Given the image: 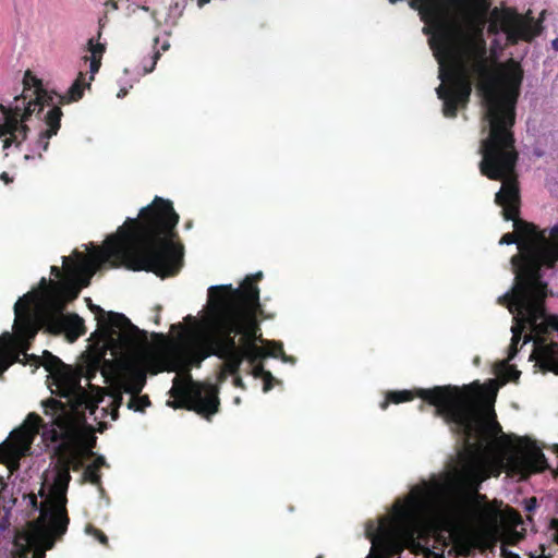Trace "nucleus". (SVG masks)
<instances>
[{
	"label": "nucleus",
	"mask_w": 558,
	"mask_h": 558,
	"mask_svg": "<svg viewBox=\"0 0 558 558\" xmlns=\"http://www.w3.org/2000/svg\"><path fill=\"white\" fill-rule=\"evenodd\" d=\"M441 84L436 88L442 100L446 118H456L459 108L470 101L474 82L485 108L484 121L487 136L481 141L480 172L484 177L500 178L506 171L517 167L519 153L515 149L513 126L515 106L523 81V70L512 62L504 75L502 85L497 84L493 66L487 56L484 40L470 44L463 52L453 53L439 70Z\"/></svg>",
	"instance_id": "f257e3e1"
},
{
	"label": "nucleus",
	"mask_w": 558,
	"mask_h": 558,
	"mask_svg": "<svg viewBox=\"0 0 558 558\" xmlns=\"http://www.w3.org/2000/svg\"><path fill=\"white\" fill-rule=\"evenodd\" d=\"M420 396L435 407L434 415L441 417L450 432L464 442L458 453V465L447 478L451 495L448 525L465 521L496 523L500 519V502L490 501L480 492L482 483L489 477L482 448L502 433L494 409L481 408L469 386H435L432 390H422Z\"/></svg>",
	"instance_id": "f03ea898"
},
{
	"label": "nucleus",
	"mask_w": 558,
	"mask_h": 558,
	"mask_svg": "<svg viewBox=\"0 0 558 558\" xmlns=\"http://www.w3.org/2000/svg\"><path fill=\"white\" fill-rule=\"evenodd\" d=\"M178 222L172 202L156 196L137 218H128L116 234L106 239L99 262L161 278L175 276L183 265V246L177 242Z\"/></svg>",
	"instance_id": "7ed1b4c3"
},
{
	"label": "nucleus",
	"mask_w": 558,
	"mask_h": 558,
	"mask_svg": "<svg viewBox=\"0 0 558 558\" xmlns=\"http://www.w3.org/2000/svg\"><path fill=\"white\" fill-rule=\"evenodd\" d=\"M515 168L497 179L487 177L502 182L495 203L502 208L504 219L513 222L514 231L505 233L499 244H517L518 247V253L510 258L514 282L507 293H517L523 299L531 294L542 296L544 291H550L547 279L558 272V222L541 229L519 217L521 196Z\"/></svg>",
	"instance_id": "20e7f679"
},
{
	"label": "nucleus",
	"mask_w": 558,
	"mask_h": 558,
	"mask_svg": "<svg viewBox=\"0 0 558 558\" xmlns=\"http://www.w3.org/2000/svg\"><path fill=\"white\" fill-rule=\"evenodd\" d=\"M450 493L447 489V481L439 480L423 481L413 486L403 500H398L393 506L392 522L387 523L386 519L380 522L377 532L366 531L372 542V548L367 558H393L400 556L405 548L417 554L422 549L418 542L424 538L425 522L438 506L441 512L438 517L436 527L439 530L435 535V543L444 551L452 541L453 535L465 526H478L490 529L498 524H486L477 521H465L448 525V504Z\"/></svg>",
	"instance_id": "39448f33"
},
{
	"label": "nucleus",
	"mask_w": 558,
	"mask_h": 558,
	"mask_svg": "<svg viewBox=\"0 0 558 558\" xmlns=\"http://www.w3.org/2000/svg\"><path fill=\"white\" fill-rule=\"evenodd\" d=\"M259 271L246 276L239 288L231 284L213 286L209 294L215 299L220 315L216 317L215 325L220 330L239 336L236 350L242 363L247 361L251 366L260 363L266 356L277 357L276 352H266L258 343H265L260 323L264 318V310L259 302V289L257 282L262 279Z\"/></svg>",
	"instance_id": "423d86ee"
},
{
	"label": "nucleus",
	"mask_w": 558,
	"mask_h": 558,
	"mask_svg": "<svg viewBox=\"0 0 558 558\" xmlns=\"http://www.w3.org/2000/svg\"><path fill=\"white\" fill-rule=\"evenodd\" d=\"M551 291H544V295H527L520 298L517 293H505L498 298V304L506 306L513 314L512 338L508 349V359L511 361L519 352V343L525 329L523 344L534 341L537 363L545 372L558 375V316L546 311V299Z\"/></svg>",
	"instance_id": "0eeeda50"
},
{
	"label": "nucleus",
	"mask_w": 558,
	"mask_h": 558,
	"mask_svg": "<svg viewBox=\"0 0 558 558\" xmlns=\"http://www.w3.org/2000/svg\"><path fill=\"white\" fill-rule=\"evenodd\" d=\"M35 83V89L25 87L21 96L14 98V105L5 108L0 105V109L4 116V122L0 125V137L3 140V149L9 148L12 144L20 147L27 138L29 128L24 123L33 114L43 119L47 129L40 131L38 138L33 144L32 153H36L38 158H43V151L49 148V141L57 135L61 128V118L63 112L59 106L53 105V96L41 87V82L36 77H31Z\"/></svg>",
	"instance_id": "6e6552de"
},
{
	"label": "nucleus",
	"mask_w": 558,
	"mask_h": 558,
	"mask_svg": "<svg viewBox=\"0 0 558 558\" xmlns=\"http://www.w3.org/2000/svg\"><path fill=\"white\" fill-rule=\"evenodd\" d=\"M36 296L34 292H27L14 304V333L4 332L0 337V377L14 362L26 364L34 361L36 367L41 364L51 375L65 368L63 362L48 351L44 352L43 363H39L38 356L27 353L40 329L39 316L32 308Z\"/></svg>",
	"instance_id": "1a4fd4ad"
},
{
	"label": "nucleus",
	"mask_w": 558,
	"mask_h": 558,
	"mask_svg": "<svg viewBox=\"0 0 558 558\" xmlns=\"http://www.w3.org/2000/svg\"><path fill=\"white\" fill-rule=\"evenodd\" d=\"M45 415L51 418V426L45 433L48 440L59 442L57 447L58 463L68 471L77 472L84 466L83 447L93 454L90 449L96 444L87 418H72L62 412L61 403L54 398L41 402Z\"/></svg>",
	"instance_id": "9d476101"
},
{
	"label": "nucleus",
	"mask_w": 558,
	"mask_h": 558,
	"mask_svg": "<svg viewBox=\"0 0 558 558\" xmlns=\"http://www.w3.org/2000/svg\"><path fill=\"white\" fill-rule=\"evenodd\" d=\"M173 401L169 405L173 409H185L210 421L219 412V388L211 383L195 381L187 373L184 378L174 377L170 390Z\"/></svg>",
	"instance_id": "9b49d317"
},
{
	"label": "nucleus",
	"mask_w": 558,
	"mask_h": 558,
	"mask_svg": "<svg viewBox=\"0 0 558 558\" xmlns=\"http://www.w3.org/2000/svg\"><path fill=\"white\" fill-rule=\"evenodd\" d=\"M219 315L220 312L215 303V299L208 293V310L204 320L207 329L205 338L206 349L199 354L197 366H199L204 359L215 355L223 360V372L235 376L240 371L242 360L238 353L236 340L233 339V335L216 327L215 319Z\"/></svg>",
	"instance_id": "f8f14e48"
},
{
	"label": "nucleus",
	"mask_w": 558,
	"mask_h": 558,
	"mask_svg": "<svg viewBox=\"0 0 558 558\" xmlns=\"http://www.w3.org/2000/svg\"><path fill=\"white\" fill-rule=\"evenodd\" d=\"M52 379L56 386V390H52V392L68 400L66 402L58 400L61 403L62 412H64L66 416L72 418H86L87 411L90 415L95 414L99 402L102 400L98 392L94 395L87 391L81 386L80 378L64 368L56 372V374L52 375ZM89 388L98 391V388L90 384Z\"/></svg>",
	"instance_id": "ddd939ff"
},
{
	"label": "nucleus",
	"mask_w": 558,
	"mask_h": 558,
	"mask_svg": "<svg viewBox=\"0 0 558 558\" xmlns=\"http://www.w3.org/2000/svg\"><path fill=\"white\" fill-rule=\"evenodd\" d=\"M86 300L99 329L113 351L133 349L138 342L146 339V333L133 325L124 314L106 312L99 305L93 304L89 298Z\"/></svg>",
	"instance_id": "4468645a"
},
{
	"label": "nucleus",
	"mask_w": 558,
	"mask_h": 558,
	"mask_svg": "<svg viewBox=\"0 0 558 558\" xmlns=\"http://www.w3.org/2000/svg\"><path fill=\"white\" fill-rule=\"evenodd\" d=\"M500 25L510 45H517L520 40L530 43L543 31L542 21H534L531 11L522 15L508 9L501 16Z\"/></svg>",
	"instance_id": "2eb2a0df"
},
{
	"label": "nucleus",
	"mask_w": 558,
	"mask_h": 558,
	"mask_svg": "<svg viewBox=\"0 0 558 558\" xmlns=\"http://www.w3.org/2000/svg\"><path fill=\"white\" fill-rule=\"evenodd\" d=\"M39 289L40 291H33L37 296L32 306L41 298L48 307L59 313L63 311L65 301L75 300L81 291V287L72 280L53 281L45 277L39 281Z\"/></svg>",
	"instance_id": "dca6fc26"
},
{
	"label": "nucleus",
	"mask_w": 558,
	"mask_h": 558,
	"mask_svg": "<svg viewBox=\"0 0 558 558\" xmlns=\"http://www.w3.org/2000/svg\"><path fill=\"white\" fill-rule=\"evenodd\" d=\"M59 325L66 332L71 341L76 340L86 332L84 319L74 313L61 314Z\"/></svg>",
	"instance_id": "f3484780"
},
{
	"label": "nucleus",
	"mask_w": 558,
	"mask_h": 558,
	"mask_svg": "<svg viewBox=\"0 0 558 558\" xmlns=\"http://www.w3.org/2000/svg\"><path fill=\"white\" fill-rule=\"evenodd\" d=\"M521 468L530 473L542 472L547 469V461L545 454L536 448H533L519 459Z\"/></svg>",
	"instance_id": "a211bd4d"
},
{
	"label": "nucleus",
	"mask_w": 558,
	"mask_h": 558,
	"mask_svg": "<svg viewBox=\"0 0 558 558\" xmlns=\"http://www.w3.org/2000/svg\"><path fill=\"white\" fill-rule=\"evenodd\" d=\"M69 257H63V267L66 272L71 276L76 277L78 280L77 284L81 288H86L90 284V279L97 271V266L95 265H69Z\"/></svg>",
	"instance_id": "6ab92c4d"
},
{
	"label": "nucleus",
	"mask_w": 558,
	"mask_h": 558,
	"mask_svg": "<svg viewBox=\"0 0 558 558\" xmlns=\"http://www.w3.org/2000/svg\"><path fill=\"white\" fill-rule=\"evenodd\" d=\"M72 480L71 473L68 471V468L61 466L58 462L56 464V476L53 482V490L57 495L58 499L61 500L62 504L66 501V492L69 488V484Z\"/></svg>",
	"instance_id": "aec40b11"
},
{
	"label": "nucleus",
	"mask_w": 558,
	"mask_h": 558,
	"mask_svg": "<svg viewBox=\"0 0 558 558\" xmlns=\"http://www.w3.org/2000/svg\"><path fill=\"white\" fill-rule=\"evenodd\" d=\"M433 388H430L429 390H432ZM424 390L423 388L421 389H416V390H392V391H388L387 395H386V399L380 403V408L383 410H386L389 405V403H395V404H399V403H402V402H408V401H411L413 400L415 397H418L421 399H423L421 396H420V392Z\"/></svg>",
	"instance_id": "412c9836"
},
{
	"label": "nucleus",
	"mask_w": 558,
	"mask_h": 558,
	"mask_svg": "<svg viewBox=\"0 0 558 558\" xmlns=\"http://www.w3.org/2000/svg\"><path fill=\"white\" fill-rule=\"evenodd\" d=\"M89 87V83H85V74L80 72L68 92L59 96L60 104H70L80 100L84 95V89Z\"/></svg>",
	"instance_id": "4be33fe9"
},
{
	"label": "nucleus",
	"mask_w": 558,
	"mask_h": 558,
	"mask_svg": "<svg viewBox=\"0 0 558 558\" xmlns=\"http://www.w3.org/2000/svg\"><path fill=\"white\" fill-rule=\"evenodd\" d=\"M69 521L70 520L63 505L62 510L60 512H54L50 519L48 524L49 534L54 538H60L66 532Z\"/></svg>",
	"instance_id": "5701e85b"
},
{
	"label": "nucleus",
	"mask_w": 558,
	"mask_h": 558,
	"mask_svg": "<svg viewBox=\"0 0 558 558\" xmlns=\"http://www.w3.org/2000/svg\"><path fill=\"white\" fill-rule=\"evenodd\" d=\"M146 384V375L143 371H133L129 374L124 383V391L132 397L140 395Z\"/></svg>",
	"instance_id": "b1692460"
},
{
	"label": "nucleus",
	"mask_w": 558,
	"mask_h": 558,
	"mask_svg": "<svg viewBox=\"0 0 558 558\" xmlns=\"http://www.w3.org/2000/svg\"><path fill=\"white\" fill-rule=\"evenodd\" d=\"M25 426L28 428L31 437H34L40 432V429H43L44 438L48 439V436L45 433L50 428L51 421L49 423H45L37 413L32 412L25 420Z\"/></svg>",
	"instance_id": "393cba45"
},
{
	"label": "nucleus",
	"mask_w": 558,
	"mask_h": 558,
	"mask_svg": "<svg viewBox=\"0 0 558 558\" xmlns=\"http://www.w3.org/2000/svg\"><path fill=\"white\" fill-rule=\"evenodd\" d=\"M150 405V400L147 395L144 396H133L131 397L128 408L137 412H144L147 407Z\"/></svg>",
	"instance_id": "a878e982"
},
{
	"label": "nucleus",
	"mask_w": 558,
	"mask_h": 558,
	"mask_svg": "<svg viewBox=\"0 0 558 558\" xmlns=\"http://www.w3.org/2000/svg\"><path fill=\"white\" fill-rule=\"evenodd\" d=\"M82 482H88L95 486H100L101 485L100 471H98L97 469H94L92 464H88L83 472Z\"/></svg>",
	"instance_id": "bb28decb"
},
{
	"label": "nucleus",
	"mask_w": 558,
	"mask_h": 558,
	"mask_svg": "<svg viewBox=\"0 0 558 558\" xmlns=\"http://www.w3.org/2000/svg\"><path fill=\"white\" fill-rule=\"evenodd\" d=\"M87 46H88V51L90 52L89 58H97V59L102 58V56L106 51V46L104 44L95 43V39L90 38L87 43Z\"/></svg>",
	"instance_id": "cd10ccee"
},
{
	"label": "nucleus",
	"mask_w": 558,
	"mask_h": 558,
	"mask_svg": "<svg viewBox=\"0 0 558 558\" xmlns=\"http://www.w3.org/2000/svg\"><path fill=\"white\" fill-rule=\"evenodd\" d=\"M86 532L88 534L93 535L96 539H98V542L100 544H102L104 546L109 545V539H108L107 535L101 530H99L93 525H88L86 527Z\"/></svg>",
	"instance_id": "c85d7f7f"
},
{
	"label": "nucleus",
	"mask_w": 558,
	"mask_h": 558,
	"mask_svg": "<svg viewBox=\"0 0 558 558\" xmlns=\"http://www.w3.org/2000/svg\"><path fill=\"white\" fill-rule=\"evenodd\" d=\"M13 456L14 450L10 445L5 442L0 445V463H8V461L12 459Z\"/></svg>",
	"instance_id": "c756f323"
},
{
	"label": "nucleus",
	"mask_w": 558,
	"mask_h": 558,
	"mask_svg": "<svg viewBox=\"0 0 558 558\" xmlns=\"http://www.w3.org/2000/svg\"><path fill=\"white\" fill-rule=\"evenodd\" d=\"M506 376L508 380L517 383L519 380V377L521 375V372L517 369L514 365H509L506 363Z\"/></svg>",
	"instance_id": "7c9ffc66"
},
{
	"label": "nucleus",
	"mask_w": 558,
	"mask_h": 558,
	"mask_svg": "<svg viewBox=\"0 0 558 558\" xmlns=\"http://www.w3.org/2000/svg\"><path fill=\"white\" fill-rule=\"evenodd\" d=\"M268 371L265 369L263 363H258V364H255L252 366V375L255 377V378H263L266 376Z\"/></svg>",
	"instance_id": "2f4dec72"
},
{
	"label": "nucleus",
	"mask_w": 558,
	"mask_h": 558,
	"mask_svg": "<svg viewBox=\"0 0 558 558\" xmlns=\"http://www.w3.org/2000/svg\"><path fill=\"white\" fill-rule=\"evenodd\" d=\"M418 551H423L424 558H445V555H444L442 550L437 553V551H435L433 549L424 548L422 546V549H418Z\"/></svg>",
	"instance_id": "473e14b6"
},
{
	"label": "nucleus",
	"mask_w": 558,
	"mask_h": 558,
	"mask_svg": "<svg viewBox=\"0 0 558 558\" xmlns=\"http://www.w3.org/2000/svg\"><path fill=\"white\" fill-rule=\"evenodd\" d=\"M122 403V397L121 396H118V398H116L113 401H112V411H111V418L113 421L118 420L119 417V408Z\"/></svg>",
	"instance_id": "72a5a7b5"
},
{
	"label": "nucleus",
	"mask_w": 558,
	"mask_h": 558,
	"mask_svg": "<svg viewBox=\"0 0 558 558\" xmlns=\"http://www.w3.org/2000/svg\"><path fill=\"white\" fill-rule=\"evenodd\" d=\"M160 54H161V53H160V51H155V52H154V54H153V57H151V60H150V64H149V66H148V65H146V64L144 65V71H145V73H150V72H153V71H154V69H155V66H156V64H157V61H158V60H159V58H160Z\"/></svg>",
	"instance_id": "f704fd0d"
},
{
	"label": "nucleus",
	"mask_w": 558,
	"mask_h": 558,
	"mask_svg": "<svg viewBox=\"0 0 558 558\" xmlns=\"http://www.w3.org/2000/svg\"><path fill=\"white\" fill-rule=\"evenodd\" d=\"M89 61H90V73H92V76H90V80L94 78V74L98 72L100 65H101V59H97V58H89Z\"/></svg>",
	"instance_id": "c9c22d12"
},
{
	"label": "nucleus",
	"mask_w": 558,
	"mask_h": 558,
	"mask_svg": "<svg viewBox=\"0 0 558 558\" xmlns=\"http://www.w3.org/2000/svg\"><path fill=\"white\" fill-rule=\"evenodd\" d=\"M263 380H264L263 389L265 392H267L272 388L274 376L271 375L270 372H267L266 376L263 377Z\"/></svg>",
	"instance_id": "e433bc0d"
},
{
	"label": "nucleus",
	"mask_w": 558,
	"mask_h": 558,
	"mask_svg": "<svg viewBox=\"0 0 558 558\" xmlns=\"http://www.w3.org/2000/svg\"><path fill=\"white\" fill-rule=\"evenodd\" d=\"M549 529L553 530L555 533H554V536H553V539L556 544H558V519L557 518H553L549 522Z\"/></svg>",
	"instance_id": "4c0bfd02"
},
{
	"label": "nucleus",
	"mask_w": 558,
	"mask_h": 558,
	"mask_svg": "<svg viewBox=\"0 0 558 558\" xmlns=\"http://www.w3.org/2000/svg\"><path fill=\"white\" fill-rule=\"evenodd\" d=\"M275 345L279 349V353L281 354V360L283 362H291V363L295 362V359L293 356L286 355V353L283 351L282 343H275Z\"/></svg>",
	"instance_id": "58836bf2"
},
{
	"label": "nucleus",
	"mask_w": 558,
	"mask_h": 558,
	"mask_svg": "<svg viewBox=\"0 0 558 558\" xmlns=\"http://www.w3.org/2000/svg\"><path fill=\"white\" fill-rule=\"evenodd\" d=\"M501 556L504 558H521L518 554L512 553L509 550L505 545L501 546Z\"/></svg>",
	"instance_id": "ea45409f"
},
{
	"label": "nucleus",
	"mask_w": 558,
	"mask_h": 558,
	"mask_svg": "<svg viewBox=\"0 0 558 558\" xmlns=\"http://www.w3.org/2000/svg\"><path fill=\"white\" fill-rule=\"evenodd\" d=\"M90 464L94 469L100 471V468L106 465V459L102 456H98Z\"/></svg>",
	"instance_id": "a19ab883"
},
{
	"label": "nucleus",
	"mask_w": 558,
	"mask_h": 558,
	"mask_svg": "<svg viewBox=\"0 0 558 558\" xmlns=\"http://www.w3.org/2000/svg\"><path fill=\"white\" fill-rule=\"evenodd\" d=\"M28 499H29V506L33 510H38L39 509V504H38V499H37V496L34 494V493H31L28 495Z\"/></svg>",
	"instance_id": "79ce46f5"
},
{
	"label": "nucleus",
	"mask_w": 558,
	"mask_h": 558,
	"mask_svg": "<svg viewBox=\"0 0 558 558\" xmlns=\"http://www.w3.org/2000/svg\"><path fill=\"white\" fill-rule=\"evenodd\" d=\"M537 507V500L535 497H532L526 500L525 509L526 511L531 512Z\"/></svg>",
	"instance_id": "37998d69"
},
{
	"label": "nucleus",
	"mask_w": 558,
	"mask_h": 558,
	"mask_svg": "<svg viewBox=\"0 0 558 558\" xmlns=\"http://www.w3.org/2000/svg\"><path fill=\"white\" fill-rule=\"evenodd\" d=\"M0 180L4 183V184H10L13 182V177H11L8 172L3 171L0 173Z\"/></svg>",
	"instance_id": "c03bdc74"
},
{
	"label": "nucleus",
	"mask_w": 558,
	"mask_h": 558,
	"mask_svg": "<svg viewBox=\"0 0 558 558\" xmlns=\"http://www.w3.org/2000/svg\"><path fill=\"white\" fill-rule=\"evenodd\" d=\"M50 274L56 278H60L62 276V271L58 266H51Z\"/></svg>",
	"instance_id": "a18cd8bd"
},
{
	"label": "nucleus",
	"mask_w": 558,
	"mask_h": 558,
	"mask_svg": "<svg viewBox=\"0 0 558 558\" xmlns=\"http://www.w3.org/2000/svg\"><path fill=\"white\" fill-rule=\"evenodd\" d=\"M269 347H271V350H268L267 352H276L278 353L277 357H281V354L279 353V349L275 345V341H265Z\"/></svg>",
	"instance_id": "49530a36"
},
{
	"label": "nucleus",
	"mask_w": 558,
	"mask_h": 558,
	"mask_svg": "<svg viewBox=\"0 0 558 558\" xmlns=\"http://www.w3.org/2000/svg\"><path fill=\"white\" fill-rule=\"evenodd\" d=\"M105 4H106V7H109L112 10L119 9L118 0H108Z\"/></svg>",
	"instance_id": "de8ad7c7"
},
{
	"label": "nucleus",
	"mask_w": 558,
	"mask_h": 558,
	"mask_svg": "<svg viewBox=\"0 0 558 558\" xmlns=\"http://www.w3.org/2000/svg\"><path fill=\"white\" fill-rule=\"evenodd\" d=\"M233 384H234L235 387H239V388H242V389L244 388V383H243L242 378L239 377V376L234 377Z\"/></svg>",
	"instance_id": "09e8293b"
},
{
	"label": "nucleus",
	"mask_w": 558,
	"mask_h": 558,
	"mask_svg": "<svg viewBox=\"0 0 558 558\" xmlns=\"http://www.w3.org/2000/svg\"><path fill=\"white\" fill-rule=\"evenodd\" d=\"M105 26L104 22H102V19L99 20V31H98V34H97V40L100 39L101 35H102V27Z\"/></svg>",
	"instance_id": "8fccbe9b"
},
{
	"label": "nucleus",
	"mask_w": 558,
	"mask_h": 558,
	"mask_svg": "<svg viewBox=\"0 0 558 558\" xmlns=\"http://www.w3.org/2000/svg\"><path fill=\"white\" fill-rule=\"evenodd\" d=\"M184 7H185V5L183 4V5L180 8L179 3H175V5H174V8H173V9H174V10H179V12H178V15H179V16H181V15H182V12H183Z\"/></svg>",
	"instance_id": "3c124183"
},
{
	"label": "nucleus",
	"mask_w": 558,
	"mask_h": 558,
	"mask_svg": "<svg viewBox=\"0 0 558 558\" xmlns=\"http://www.w3.org/2000/svg\"><path fill=\"white\" fill-rule=\"evenodd\" d=\"M210 0H197V7L203 8L205 4L209 3Z\"/></svg>",
	"instance_id": "603ef678"
},
{
	"label": "nucleus",
	"mask_w": 558,
	"mask_h": 558,
	"mask_svg": "<svg viewBox=\"0 0 558 558\" xmlns=\"http://www.w3.org/2000/svg\"><path fill=\"white\" fill-rule=\"evenodd\" d=\"M551 47H553L554 50L558 51V38H555L551 41Z\"/></svg>",
	"instance_id": "864d4df0"
},
{
	"label": "nucleus",
	"mask_w": 558,
	"mask_h": 558,
	"mask_svg": "<svg viewBox=\"0 0 558 558\" xmlns=\"http://www.w3.org/2000/svg\"><path fill=\"white\" fill-rule=\"evenodd\" d=\"M35 154H36V153L26 154V155L24 156V159H25V160L33 159V158L35 157Z\"/></svg>",
	"instance_id": "5fc2aeb1"
},
{
	"label": "nucleus",
	"mask_w": 558,
	"mask_h": 558,
	"mask_svg": "<svg viewBox=\"0 0 558 558\" xmlns=\"http://www.w3.org/2000/svg\"><path fill=\"white\" fill-rule=\"evenodd\" d=\"M125 95H126V90L124 88L120 89V92L118 93L119 98L124 97Z\"/></svg>",
	"instance_id": "6e6d98bb"
},
{
	"label": "nucleus",
	"mask_w": 558,
	"mask_h": 558,
	"mask_svg": "<svg viewBox=\"0 0 558 558\" xmlns=\"http://www.w3.org/2000/svg\"><path fill=\"white\" fill-rule=\"evenodd\" d=\"M169 47H170V44H169V43H165V44L161 46V50H162V51H166V50H168V49H169Z\"/></svg>",
	"instance_id": "4d7b16f0"
},
{
	"label": "nucleus",
	"mask_w": 558,
	"mask_h": 558,
	"mask_svg": "<svg viewBox=\"0 0 558 558\" xmlns=\"http://www.w3.org/2000/svg\"><path fill=\"white\" fill-rule=\"evenodd\" d=\"M29 76H31L29 72H26V74H25V78H24V84H25V85H27V84H28V83H27V80H28V77H29Z\"/></svg>",
	"instance_id": "13d9d810"
},
{
	"label": "nucleus",
	"mask_w": 558,
	"mask_h": 558,
	"mask_svg": "<svg viewBox=\"0 0 558 558\" xmlns=\"http://www.w3.org/2000/svg\"><path fill=\"white\" fill-rule=\"evenodd\" d=\"M13 558H25L24 554H14Z\"/></svg>",
	"instance_id": "bf43d9fd"
},
{
	"label": "nucleus",
	"mask_w": 558,
	"mask_h": 558,
	"mask_svg": "<svg viewBox=\"0 0 558 558\" xmlns=\"http://www.w3.org/2000/svg\"><path fill=\"white\" fill-rule=\"evenodd\" d=\"M54 539H51L49 544L47 545V549H51L53 546Z\"/></svg>",
	"instance_id": "052dcab7"
},
{
	"label": "nucleus",
	"mask_w": 558,
	"mask_h": 558,
	"mask_svg": "<svg viewBox=\"0 0 558 558\" xmlns=\"http://www.w3.org/2000/svg\"><path fill=\"white\" fill-rule=\"evenodd\" d=\"M34 558H45L44 553L36 554Z\"/></svg>",
	"instance_id": "680f3d73"
},
{
	"label": "nucleus",
	"mask_w": 558,
	"mask_h": 558,
	"mask_svg": "<svg viewBox=\"0 0 558 558\" xmlns=\"http://www.w3.org/2000/svg\"><path fill=\"white\" fill-rule=\"evenodd\" d=\"M0 485H1V486H4V485H5L4 480H3V477H2V476H0Z\"/></svg>",
	"instance_id": "e2e57ef3"
},
{
	"label": "nucleus",
	"mask_w": 558,
	"mask_h": 558,
	"mask_svg": "<svg viewBox=\"0 0 558 558\" xmlns=\"http://www.w3.org/2000/svg\"><path fill=\"white\" fill-rule=\"evenodd\" d=\"M514 535H515V537H517L518 539L522 538V536H521L519 533H517V532H515V534H514Z\"/></svg>",
	"instance_id": "0e129e2a"
},
{
	"label": "nucleus",
	"mask_w": 558,
	"mask_h": 558,
	"mask_svg": "<svg viewBox=\"0 0 558 558\" xmlns=\"http://www.w3.org/2000/svg\"><path fill=\"white\" fill-rule=\"evenodd\" d=\"M185 226H186V228H191L192 222H191V221H189V222H186V225H185Z\"/></svg>",
	"instance_id": "69168bd1"
},
{
	"label": "nucleus",
	"mask_w": 558,
	"mask_h": 558,
	"mask_svg": "<svg viewBox=\"0 0 558 558\" xmlns=\"http://www.w3.org/2000/svg\"><path fill=\"white\" fill-rule=\"evenodd\" d=\"M424 32H425L426 34H428V33H429V28H428V27H424Z\"/></svg>",
	"instance_id": "338daca9"
},
{
	"label": "nucleus",
	"mask_w": 558,
	"mask_h": 558,
	"mask_svg": "<svg viewBox=\"0 0 558 558\" xmlns=\"http://www.w3.org/2000/svg\"><path fill=\"white\" fill-rule=\"evenodd\" d=\"M154 41H155V45H156V44H158L159 38H158V37H155Z\"/></svg>",
	"instance_id": "774afa93"
}]
</instances>
